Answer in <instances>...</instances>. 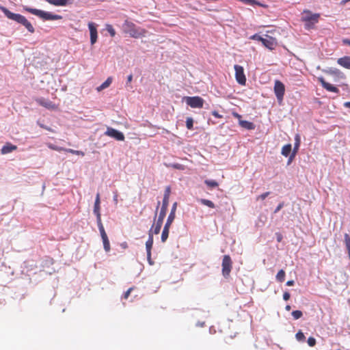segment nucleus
Returning <instances> with one entry per match:
<instances>
[{"mask_svg": "<svg viewBox=\"0 0 350 350\" xmlns=\"http://www.w3.org/2000/svg\"><path fill=\"white\" fill-rule=\"evenodd\" d=\"M342 43H343L344 44H346V45H349V46H350V40H349V39H347V38L343 39V40H342Z\"/></svg>", "mask_w": 350, "mask_h": 350, "instance_id": "09e8293b", "label": "nucleus"}, {"mask_svg": "<svg viewBox=\"0 0 350 350\" xmlns=\"http://www.w3.org/2000/svg\"><path fill=\"white\" fill-rule=\"evenodd\" d=\"M204 183L209 189H213L219 186L218 183L214 180H205Z\"/></svg>", "mask_w": 350, "mask_h": 350, "instance_id": "a878e982", "label": "nucleus"}, {"mask_svg": "<svg viewBox=\"0 0 350 350\" xmlns=\"http://www.w3.org/2000/svg\"><path fill=\"white\" fill-rule=\"evenodd\" d=\"M99 231H100V236H101V238H102V239H104V238L108 237H107V234H106V232H105V228H103V229H100V230H99Z\"/></svg>", "mask_w": 350, "mask_h": 350, "instance_id": "79ce46f5", "label": "nucleus"}, {"mask_svg": "<svg viewBox=\"0 0 350 350\" xmlns=\"http://www.w3.org/2000/svg\"><path fill=\"white\" fill-rule=\"evenodd\" d=\"M17 146L11 143H6L1 148V152L3 154H6L17 150Z\"/></svg>", "mask_w": 350, "mask_h": 350, "instance_id": "dca6fc26", "label": "nucleus"}, {"mask_svg": "<svg viewBox=\"0 0 350 350\" xmlns=\"http://www.w3.org/2000/svg\"><path fill=\"white\" fill-rule=\"evenodd\" d=\"M295 338H296V339H297L298 341H299V342H303V341H304V340H305V339H306V337H305V336H304V333H303L301 330H299V331L296 334V335H295Z\"/></svg>", "mask_w": 350, "mask_h": 350, "instance_id": "7c9ffc66", "label": "nucleus"}, {"mask_svg": "<svg viewBox=\"0 0 350 350\" xmlns=\"http://www.w3.org/2000/svg\"><path fill=\"white\" fill-rule=\"evenodd\" d=\"M319 14H312L310 10H304L302 13L301 20L306 23V27L310 29L319 22Z\"/></svg>", "mask_w": 350, "mask_h": 350, "instance_id": "20e7f679", "label": "nucleus"}, {"mask_svg": "<svg viewBox=\"0 0 350 350\" xmlns=\"http://www.w3.org/2000/svg\"><path fill=\"white\" fill-rule=\"evenodd\" d=\"M269 194H270L269 191L263 193L256 198V200H264Z\"/></svg>", "mask_w": 350, "mask_h": 350, "instance_id": "e433bc0d", "label": "nucleus"}, {"mask_svg": "<svg viewBox=\"0 0 350 350\" xmlns=\"http://www.w3.org/2000/svg\"><path fill=\"white\" fill-rule=\"evenodd\" d=\"M100 194L98 193L96 196L94 206V213L96 215V216H100Z\"/></svg>", "mask_w": 350, "mask_h": 350, "instance_id": "6ab92c4d", "label": "nucleus"}, {"mask_svg": "<svg viewBox=\"0 0 350 350\" xmlns=\"http://www.w3.org/2000/svg\"><path fill=\"white\" fill-rule=\"evenodd\" d=\"M291 306H289V305H287V306L285 307V309H286V310H287V311H289V310H291Z\"/></svg>", "mask_w": 350, "mask_h": 350, "instance_id": "5fc2aeb1", "label": "nucleus"}, {"mask_svg": "<svg viewBox=\"0 0 350 350\" xmlns=\"http://www.w3.org/2000/svg\"><path fill=\"white\" fill-rule=\"evenodd\" d=\"M113 201L115 202L116 204L118 203V194L116 193L113 196Z\"/></svg>", "mask_w": 350, "mask_h": 350, "instance_id": "603ef678", "label": "nucleus"}, {"mask_svg": "<svg viewBox=\"0 0 350 350\" xmlns=\"http://www.w3.org/2000/svg\"><path fill=\"white\" fill-rule=\"evenodd\" d=\"M96 221H97V225H98V229L99 230L103 229L104 226H103V223H102L101 215L96 217Z\"/></svg>", "mask_w": 350, "mask_h": 350, "instance_id": "ea45409f", "label": "nucleus"}, {"mask_svg": "<svg viewBox=\"0 0 350 350\" xmlns=\"http://www.w3.org/2000/svg\"><path fill=\"white\" fill-rule=\"evenodd\" d=\"M106 29L111 37L115 36L116 31L111 25H107Z\"/></svg>", "mask_w": 350, "mask_h": 350, "instance_id": "c9c22d12", "label": "nucleus"}, {"mask_svg": "<svg viewBox=\"0 0 350 350\" xmlns=\"http://www.w3.org/2000/svg\"><path fill=\"white\" fill-rule=\"evenodd\" d=\"M232 116L234 118H237L239 121H240V120H241V118H242L241 116L237 112H232Z\"/></svg>", "mask_w": 350, "mask_h": 350, "instance_id": "de8ad7c7", "label": "nucleus"}, {"mask_svg": "<svg viewBox=\"0 0 350 350\" xmlns=\"http://www.w3.org/2000/svg\"><path fill=\"white\" fill-rule=\"evenodd\" d=\"M337 63L342 67L350 70V56L338 58Z\"/></svg>", "mask_w": 350, "mask_h": 350, "instance_id": "f3484780", "label": "nucleus"}, {"mask_svg": "<svg viewBox=\"0 0 350 350\" xmlns=\"http://www.w3.org/2000/svg\"><path fill=\"white\" fill-rule=\"evenodd\" d=\"M345 2L350 1V0H344Z\"/></svg>", "mask_w": 350, "mask_h": 350, "instance_id": "052dcab7", "label": "nucleus"}, {"mask_svg": "<svg viewBox=\"0 0 350 350\" xmlns=\"http://www.w3.org/2000/svg\"><path fill=\"white\" fill-rule=\"evenodd\" d=\"M234 68L235 70V79L237 82L241 85H245L246 83V77L245 75L243 66L236 64L234 65Z\"/></svg>", "mask_w": 350, "mask_h": 350, "instance_id": "6e6552de", "label": "nucleus"}, {"mask_svg": "<svg viewBox=\"0 0 350 350\" xmlns=\"http://www.w3.org/2000/svg\"><path fill=\"white\" fill-rule=\"evenodd\" d=\"M284 206V203H280L274 211V213H278Z\"/></svg>", "mask_w": 350, "mask_h": 350, "instance_id": "c03bdc74", "label": "nucleus"}, {"mask_svg": "<svg viewBox=\"0 0 350 350\" xmlns=\"http://www.w3.org/2000/svg\"><path fill=\"white\" fill-rule=\"evenodd\" d=\"M96 27H97V25L95 23H94L92 22H90L88 23V28H89L90 34V42H91L92 45L94 44L97 41L98 32H97Z\"/></svg>", "mask_w": 350, "mask_h": 350, "instance_id": "f8f14e48", "label": "nucleus"}, {"mask_svg": "<svg viewBox=\"0 0 350 350\" xmlns=\"http://www.w3.org/2000/svg\"><path fill=\"white\" fill-rule=\"evenodd\" d=\"M275 31V29H273V30H271V31H267V33H273Z\"/></svg>", "mask_w": 350, "mask_h": 350, "instance_id": "6e6d98bb", "label": "nucleus"}, {"mask_svg": "<svg viewBox=\"0 0 350 350\" xmlns=\"http://www.w3.org/2000/svg\"><path fill=\"white\" fill-rule=\"evenodd\" d=\"M318 81L321 83L322 87L324 89H325L327 91L334 92V93H338L339 92V90L336 87L334 86L333 85H332L329 83H327L324 79L323 77H319L318 78Z\"/></svg>", "mask_w": 350, "mask_h": 350, "instance_id": "4468645a", "label": "nucleus"}, {"mask_svg": "<svg viewBox=\"0 0 350 350\" xmlns=\"http://www.w3.org/2000/svg\"><path fill=\"white\" fill-rule=\"evenodd\" d=\"M0 10L9 19L13 20L18 23L24 25L30 33H33L35 31L34 27L24 16L19 14H14L3 6H0Z\"/></svg>", "mask_w": 350, "mask_h": 350, "instance_id": "f257e3e1", "label": "nucleus"}, {"mask_svg": "<svg viewBox=\"0 0 350 350\" xmlns=\"http://www.w3.org/2000/svg\"><path fill=\"white\" fill-rule=\"evenodd\" d=\"M285 275V271L283 269H281L278 272L275 278L278 282H282L284 281Z\"/></svg>", "mask_w": 350, "mask_h": 350, "instance_id": "bb28decb", "label": "nucleus"}, {"mask_svg": "<svg viewBox=\"0 0 350 350\" xmlns=\"http://www.w3.org/2000/svg\"><path fill=\"white\" fill-rule=\"evenodd\" d=\"M293 159H294V157H291V155L290 158L288 159V163H291Z\"/></svg>", "mask_w": 350, "mask_h": 350, "instance_id": "4d7b16f0", "label": "nucleus"}, {"mask_svg": "<svg viewBox=\"0 0 350 350\" xmlns=\"http://www.w3.org/2000/svg\"><path fill=\"white\" fill-rule=\"evenodd\" d=\"M176 207H177V202H174L172 205V209H171V212L167 217V221L165 224H168V225L171 226L173 221L174 220V218H175V213H176Z\"/></svg>", "mask_w": 350, "mask_h": 350, "instance_id": "a211bd4d", "label": "nucleus"}, {"mask_svg": "<svg viewBox=\"0 0 350 350\" xmlns=\"http://www.w3.org/2000/svg\"><path fill=\"white\" fill-rule=\"evenodd\" d=\"M337 350H341V349H337Z\"/></svg>", "mask_w": 350, "mask_h": 350, "instance_id": "680f3d73", "label": "nucleus"}, {"mask_svg": "<svg viewBox=\"0 0 350 350\" xmlns=\"http://www.w3.org/2000/svg\"><path fill=\"white\" fill-rule=\"evenodd\" d=\"M294 284H295V282H294V281H293V280H288V281H287V282H286V284L288 286H293V285H294Z\"/></svg>", "mask_w": 350, "mask_h": 350, "instance_id": "3c124183", "label": "nucleus"}, {"mask_svg": "<svg viewBox=\"0 0 350 350\" xmlns=\"http://www.w3.org/2000/svg\"><path fill=\"white\" fill-rule=\"evenodd\" d=\"M307 342L310 347H314L316 345V339L313 337H309Z\"/></svg>", "mask_w": 350, "mask_h": 350, "instance_id": "4c0bfd02", "label": "nucleus"}, {"mask_svg": "<svg viewBox=\"0 0 350 350\" xmlns=\"http://www.w3.org/2000/svg\"><path fill=\"white\" fill-rule=\"evenodd\" d=\"M303 315V313L301 310H294L292 312V316L293 317L294 319H299L301 318Z\"/></svg>", "mask_w": 350, "mask_h": 350, "instance_id": "72a5a7b5", "label": "nucleus"}, {"mask_svg": "<svg viewBox=\"0 0 350 350\" xmlns=\"http://www.w3.org/2000/svg\"><path fill=\"white\" fill-rule=\"evenodd\" d=\"M273 90L278 103L281 104L285 93L284 83L279 80L275 81Z\"/></svg>", "mask_w": 350, "mask_h": 350, "instance_id": "39448f33", "label": "nucleus"}, {"mask_svg": "<svg viewBox=\"0 0 350 350\" xmlns=\"http://www.w3.org/2000/svg\"><path fill=\"white\" fill-rule=\"evenodd\" d=\"M199 201L203 205L207 206H208L210 208H215L214 203L212 201L209 200H207V199H200Z\"/></svg>", "mask_w": 350, "mask_h": 350, "instance_id": "cd10ccee", "label": "nucleus"}, {"mask_svg": "<svg viewBox=\"0 0 350 350\" xmlns=\"http://www.w3.org/2000/svg\"><path fill=\"white\" fill-rule=\"evenodd\" d=\"M344 105L347 107L350 108V102H346Z\"/></svg>", "mask_w": 350, "mask_h": 350, "instance_id": "864d4df0", "label": "nucleus"}, {"mask_svg": "<svg viewBox=\"0 0 350 350\" xmlns=\"http://www.w3.org/2000/svg\"><path fill=\"white\" fill-rule=\"evenodd\" d=\"M222 275L224 278H228L230 275L232 268V261L229 255H225L223 257L222 263Z\"/></svg>", "mask_w": 350, "mask_h": 350, "instance_id": "423d86ee", "label": "nucleus"}, {"mask_svg": "<svg viewBox=\"0 0 350 350\" xmlns=\"http://www.w3.org/2000/svg\"><path fill=\"white\" fill-rule=\"evenodd\" d=\"M102 240H103V246H104L105 250L107 252H109L111 247H110V243H109V241L108 237L102 239Z\"/></svg>", "mask_w": 350, "mask_h": 350, "instance_id": "c756f323", "label": "nucleus"}, {"mask_svg": "<svg viewBox=\"0 0 350 350\" xmlns=\"http://www.w3.org/2000/svg\"><path fill=\"white\" fill-rule=\"evenodd\" d=\"M63 150H65L66 152H70L74 154L80 155L82 157L85 155L84 152L82 151H80V150H75L72 149H63Z\"/></svg>", "mask_w": 350, "mask_h": 350, "instance_id": "2f4dec72", "label": "nucleus"}, {"mask_svg": "<svg viewBox=\"0 0 350 350\" xmlns=\"http://www.w3.org/2000/svg\"><path fill=\"white\" fill-rule=\"evenodd\" d=\"M291 150H292V146L291 144H288L284 145L282 147L281 153L283 156L286 157L290 154Z\"/></svg>", "mask_w": 350, "mask_h": 350, "instance_id": "393cba45", "label": "nucleus"}, {"mask_svg": "<svg viewBox=\"0 0 350 350\" xmlns=\"http://www.w3.org/2000/svg\"><path fill=\"white\" fill-rule=\"evenodd\" d=\"M295 143L294 148L293 150V153L291 154V157H295V156L297 154V150L299 149V144H300V137L299 135H295Z\"/></svg>", "mask_w": 350, "mask_h": 350, "instance_id": "b1692460", "label": "nucleus"}, {"mask_svg": "<svg viewBox=\"0 0 350 350\" xmlns=\"http://www.w3.org/2000/svg\"><path fill=\"white\" fill-rule=\"evenodd\" d=\"M24 10L33 15H36V16L42 18L43 20H45V21L59 20V19L62 18V16L60 15L53 14L50 12H44L41 10H38V9L28 8V7H25Z\"/></svg>", "mask_w": 350, "mask_h": 350, "instance_id": "7ed1b4c3", "label": "nucleus"}, {"mask_svg": "<svg viewBox=\"0 0 350 350\" xmlns=\"http://www.w3.org/2000/svg\"><path fill=\"white\" fill-rule=\"evenodd\" d=\"M326 72L331 75L339 76L342 75V72L337 68H330L329 70L326 71Z\"/></svg>", "mask_w": 350, "mask_h": 350, "instance_id": "c85d7f7f", "label": "nucleus"}, {"mask_svg": "<svg viewBox=\"0 0 350 350\" xmlns=\"http://www.w3.org/2000/svg\"><path fill=\"white\" fill-rule=\"evenodd\" d=\"M170 194V187H167L165 189V193H164V196H163V204H162V206H161V211L159 213V218L164 219V218L165 217L166 211H167L168 203H169Z\"/></svg>", "mask_w": 350, "mask_h": 350, "instance_id": "0eeeda50", "label": "nucleus"}, {"mask_svg": "<svg viewBox=\"0 0 350 350\" xmlns=\"http://www.w3.org/2000/svg\"><path fill=\"white\" fill-rule=\"evenodd\" d=\"M250 39L262 42L263 38L261 37L260 36H259L258 34L256 33V34L251 36L250 37Z\"/></svg>", "mask_w": 350, "mask_h": 350, "instance_id": "58836bf2", "label": "nucleus"}, {"mask_svg": "<svg viewBox=\"0 0 350 350\" xmlns=\"http://www.w3.org/2000/svg\"><path fill=\"white\" fill-rule=\"evenodd\" d=\"M173 167L178 169V170H183L184 169L183 166L179 163L173 165Z\"/></svg>", "mask_w": 350, "mask_h": 350, "instance_id": "49530a36", "label": "nucleus"}, {"mask_svg": "<svg viewBox=\"0 0 350 350\" xmlns=\"http://www.w3.org/2000/svg\"><path fill=\"white\" fill-rule=\"evenodd\" d=\"M36 103L49 109H55L56 108L55 105L53 102L44 98L36 99Z\"/></svg>", "mask_w": 350, "mask_h": 350, "instance_id": "2eb2a0df", "label": "nucleus"}, {"mask_svg": "<svg viewBox=\"0 0 350 350\" xmlns=\"http://www.w3.org/2000/svg\"><path fill=\"white\" fill-rule=\"evenodd\" d=\"M170 226H171L168 225V224H165L164 226V228L163 229L162 234H161V241L163 243H165L168 238Z\"/></svg>", "mask_w": 350, "mask_h": 350, "instance_id": "412c9836", "label": "nucleus"}, {"mask_svg": "<svg viewBox=\"0 0 350 350\" xmlns=\"http://www.w3.org/2000/svg\"><path fill=\"white\" fill-rule=\"evenodd\" d=\"M163 219L159 218L155 225H152L150 230H152V234H158L161 230V226L163 224Z\"/></svg>", "mask_w": 350, "mask_h": 350, "instance_id": "aec40b11", "label": "nucleus"}, {"mask_svg": "<svg viewBox=\"0 0 350 350\" xmlns=\"http://www.w3.org/2000/svg\"><path fill=\"white\" fill-rule=\"evenodd\" d=\"M211 113H212V115H213L215 118H222V116H221V115H220V114H219L217 111H213L211 112Z\"/></svg>", "mask_w": 350, "mask_h": 350, "instance_id": "37998d69", "label": "nucleus"}, {"mask_svg": "<svg viewBox=\"0 0 350 350\" xmlns=\"http://www.w3.org/2000/svg\"><path fill=\"white\" fill-rule=\"evenodd\" d=\"M153 245V236L152 234V230H150L148 233V239L146 243V248L147 252V258L150 265H152L151 261V250Z\"/></svg>", "mask_w": 350, "mask_h": 350, "instance_id": "ddd939ff", "label": "nucleus"}, {"mask_svg": "<svg viewBox=\"0 0 350 350\" xmlns=\"http://www.w3.org/2000/svg\"><path fill=\"white\" fill-rule=\"evenodd\" d=\"M105 134L109 137H111L112 138H114L115 139L118 141H124V134L113 129L111 127H108L107 129V131H105Z\"/></svg>", "mask_w": 350, "mask_h": 350, "instance_id": "9b49d317", "label": "nucleus"}, {"mask_svg": "<svg viewBox=\"0 0 350 350\" xmlns=\"http://www.w3.org/2000/svg\"><path fill=\"white\" fill-rule=\"evenodd\" d=\"M266 38H263L262 40V44L269 50H273L278 46V42L276 38L269 36L268 34L265 35Z\"/></svg>", "mask_w": 350, "mask_h": 350, "instance_id": "9d476101", "label": "nucleus"}, {"mask_svg": "<svg viewBox=\"0 0 350 350\" xmlns=\"http://www.w3.org/2000/svg\"><path fill=\"white\" fill-rule=\"evenodd\" d=\"M133 288H129L123 295L124 299H126L129 297L131 291H133Z\"/></svg>", "mask_w": 350, "mask_h": 350, "instance_id": "a19ab883", "label": "nucleus"}, {"mask_svg": "<svg viewBox=\"0 0 350 350\" xmlns=\"http://www.w3.org/2000/svg\"><path fill=\"white\" fill-rule=\"evenodd\" d=\"M74 0H58V6H65L68 4L72 3Z\"/></svg>", "mask_w": 350, "mask_h": 350, "instance_id": "f704fd0d", "label": "nucleus"}, {"mask_svg": "<svg viewBox=\"0 0 350 350\" xmlns=\"http://www.w3.org/2000/svg\"><path fill=\"white\" fill-rule=\"evenodd\" d=\"M186 126L189 130L193 129V120L192 118H187L186 120Z\"/></svg>", "mask_w": 350, "mask_h": 350, "instance_id": "473e14b6", "label": "nucleus"}, {"mask_svg": "<svg viewBox=\"0 0 350 350\" xmlns=\"http://www.w3.org/2000/svg\"><path fill=\"white\" fill-rule=\"evenodd\" d=\"M290 293H288V292H284V294H283V299L285 300V301H288L289 299H290Z\"/></svg>", "mask_w": 350, "mask_h": 350, "instance_id": "a18cd8bd", "label": "nucleus"}, {"mask_svg": "<svg viewBox=\"0 0 350 350\" xmlns=\"http://www.w3.org/2000/svg\"><path fill=\"white\" fill-rule=\"evenodd\" d=\"M239 124L243 128H245L248 130H252L255 127L254 123L247 121V120H240Z\"/></svg>", "mask_w": 350, "mask_h": 350, "instance_id": "4be33fe9", "label": "nucleus"}, {"mask_svg": "<svg viewBox=\"0 0 350 350\" xmlns=\"http://www.w3.org/2000/svg\"><path fill=\"white\" fill-rule=\"evenodd\" d=\"M281 239H282V238H281V237L280 236V237L278 238V241H279V242H280V241H281Z\"/></svg>", "mask_w": 350, "mask_h": 350, "instance_id": "13d9d810", "label": "nucleus"}, {"mask_svg": "<svg viewBox=\"0 0 350 350\" xmlns=\"http://www.w3.org/2000/svg\"><path fill=\"white\" fill-rule=\"evenodd\" d=\"M133 80V75H129L127 77V82H126V84H129V83H131V82Z\"/></svg>", "mask_w": 350, "mask_h": 350, "instance_id": "8fccbe9b", "label": "nucleus"}, {"mask_svg": "<svg viewBox=\"0 0 350 350\" xmlns=\"http://www.w3.org/2000/svg\"><path fill=\"white\" fill-rule=\"evenodd\" d=\"M124 31L134 38L144 37L147 33L145 29L137 27L133 23L125 21L123 24Z\"/></svg>", "mask_w": 350, "mask_h": 350, "instance_id": "f03ea898", "label": "nucleus"}, {"mask_svg": "<svg viewBox=\"0 0 350 350\" xmlns=\"http://www.w3.org/2000/svg\"><path fill=\"white\" fill-rule=\"evenodd\" d=\"M159 204H160V202H158L157 206V210L158 209Z\"/></svg>", "mask_w": 350, "mask_h": 350, "instance_id": "bf43d9fd", "label": "nucleus"}, {"mask_svg": "<svg viewBox=\"0 0 350 350\" xmlns=\"http://www.w3.org/2000/svg\"><path fill=\"white\" fill-rule=\"evenodd\" d=\"M187 104L192 108H202L204 100L200 96L186 97Z\"/></svg>", "mask_w": 350, "mask_h": 350, "instance_id": "1a4fd4ad", "label": "nucleus"}, {"mask_svg": "<svg viewBox=\"0 0 350 350\" xmlns=\"http://www.w3.org/2000/svg\"><path fill=\"white\" fill-rule=\"evenodd\" d=\"M112 82V77H109L105 82H103L100 86H98L96 90L100 92L107 88H108Z\"/></svg>", "mask_w": 350, "mask_h": 350, "instance_id": "5701e85b", "label": "nucleus"}]
</instances>
